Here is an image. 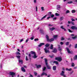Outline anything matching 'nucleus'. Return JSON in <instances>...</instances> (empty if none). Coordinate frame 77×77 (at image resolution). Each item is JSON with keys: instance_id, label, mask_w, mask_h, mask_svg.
Segmentation results:
<instances>
[{"instance_id": "c85d7f7f", "label": "nucleus", "mask_w": 77, "mask_h": 77, "mask_svg": "<svg viewBox=\"0 0 77 77\" xmlns=\"http://www.w3.org/2000/svg\"><path fill=\"white\" fill-rule=\"evenodd\" d=\"M74 60H77V55H76L75 56V57H74Z\"/></svg>"}, {"instance_id": "69168bd1", "label": "nucleus", "mask_w": 77, "mask_h": 77, "mask_svg": "<svg viewBox=\"0 0 77 77\" xmlns=\"http://www.w3.org/2000/svg\"><path fill=\"white\" fill-rule=\"evenodd\" d=\"M71 45H69V48H71Z\"/></svg>"}, {"instance_id": "c9c22d12", "label": "nucleus", "mask_w": 77, "mask_h": 77, "mask_svg": "<svg viewBox=\"0 0 77 77\" xmlns=\"http://www.w3.org/2000/svg\"><path fill=\"white\" fill-rule=\"evenodd\" d=\"M72 12L73 14H74V13H75V10H72Z\"/></svg>"}, {"instance_id": "72a5a7b5", "label": "nucleus", "mask_w": 77, "mask_h": 77, "mask_svg": "<svg viewBox=\"0 0 77 77\" xmlns=\"http://www.w3.org/2000/svg\"><path fill=\"white\" fill-rule=\"evenodd\" d=\"M63 18H64V17H60V21H62V20H63Z\"/></svg>"}, {"instance_id": "a19ab883", "label": "nucleus", "mask_w": 77, "mask_h": 77, "mask_svg": "<svg viewBox=\"0 0 77 77\" xmlns=\"http://www.w3.org/2000/svg\"><path fill=\"white\" fill-rule=\"evenodd\" d=\"M66 45H69V42H67L66 43Z\"/></svg>"}, {"instance_id": "37998d69", "label": "nucleus", "mask_w": 77, "mask_h": 77, "mask_svg": "<svg viewBox=\"0 0 77 77\" xmlns=\"http://www.w3.org/2000/svg\"><path fill=\"white\" fill-rule=\"evenodd\" d=\"M69 12H70V11H69V10H67L66 12V14H68V13H69Z\"/></svg>"}, {"instance_id": "423d86ee", "label": "nucleus", "mask_w": 77, "mask_h": 77, "mask_svg": "<svg viewBox=\"0 0 77 77\" xmlns=\"http://www.w3.org/2000/svg\"><path fill=\"white\" fill-rule=\"evenodd\" d=\"M60 75L61 76H63L64 77H66V75H65V72L62 71L61 73H60Z\"/></svg>"}, {"instance_id": "473e14b6", "label": "nucleus", "mask_w": 77, "mask_h": 77, "mask_svg": "<svg viewBox=\"0 0 77 77\" xmlns=\"http://www.w3.org/2000/svg\"><path fill=\"white\" fill-rule=\"evenodd\" d=\"M46 69V67H44L43 68V71H45V70Z\"/></svg>"}, {"instance_id": "a211bd4d", "label": "nucleus", "mask_w": 77, "mask_h": 77, "mask_svg": "<svg viewBox=\"0 0 77 77\" xmlns=\"http://www.w3.org/2000/svg\"><path fill=\"white\" fill-rule=\"evenodd\" d=\"M30 53L31 54H34V55L36 54L35 52H34L33 51H31L30 52Z\"/></svg>"}, {"instance_id": "8fccbe9b", "label": "nucleus", "mask_w": 77, "mask_h": 77, "mask_svg": "<svg viewBox=\"0 0 77 77\" xmlns=\"http://www.w3.org/2000/svg\"><path fill=\"white\" fill-rule=\"evenodd\" d=\"M75 48H77V44L75 46Z\"/></svg>"}, {"instance_id": "cd10ccee", "label": "nucleus", "mask_w": 77, "mask_h": 77, "mask_svg": "<svg viewBox=\"0 0 77 77\" xmlns=\"http://www.w3.org/2000/svg\"><path fill=\"white\" fill-rule=\"evenodd\" d=\"M23 60H20V59H19V63H21V64H23Z\"/></svg>"}, {"instance_id": "6ab92c4d", "label": "nucleus", "mask_w": 77, "mask_h": 77, "mask_svg": "<svg viewBox=\"0 0 77 77\" xmlns=\"http://www.w3.org/2000/svg\"><path fill=\"white\" fill-rule=\"evenodd\" d=\"M38 56H36V54L34 55V56H33L32 57L33 58H34V59H36V58H37V57Z\"/></svg>"}, {"instance_id": "4468645a", "label": "nucleus", "mask_w": 77, "mask_h": 77, "mask_svg": "<svg viewBox=\"0 0 77 77\" xmlns=\"http://www.w3.org/2000/svg\"><path fill=\"white\" fill-rule=\"evenodd\" d=\"M72 39L75 40V39H76L77 38V35H75L74 37H72Z\"/></svg>"}, {"instance_id": "bb28decb", "label": "nucleus", "mask_w": 77, "mask_h": 77, "mask_svg": "<svg viewBox=\"0 0 77 77\" xmlns=\"http://www.w3.org/2000/svg\"><path fill=\"white\" fill-rule=\"evenodd\" d=\"M71 66L72 67H74L75 66V64H74V63H72L71 64Z\"/></svg>"}, {"instance_id": "2f4dec72", "label": "nucleus", "mask_w": 77, "mask_h": 77, "mask_svg": "<svg viewBox=\"0 0 77 77\" xmlns=\"http://www.w3.org/2000/svg\"><path fill=\"white\" fill-rule=\"evenodd\" d=\"M49 57L51 58H53V57H54V55H53L52 56H51V55H49Z\"/></svg>"}, {"instance_id": "1a4fd4ad", "label": "nucleus", "mask_w": 77, "mask_h": 77, "mask_svg": "<svg viewBox=\"0 0 77 77\" xmlns=\"http://www.w3.org/2000/svg\"><path fill=\"white\" fill-rule=\"evenodd\" d=\"M44 50L45 53H50V51L49 50H47V48H45L44 49Z\"/></svg>"}, {"instance_id": "4c0bfd02", "label": "nucleus", "mask_w": 77, "mask_h": 77, "mask_svg": "<svg viewBox=\"0 0 77 77\" xmlns=\"http://www.w3.org/2000/svg\"><path fill=\"white\" fill-rule=\"evenodd\" d=\"M55 15H56V16H59V14L57 13H55Z\"/></svg>"}, {"instance_id": "dca6fc26", "label": "nucleus", "mask_w": 77, "mask_h": 77, "mask_svg": "<svg viewBox=\"0 0 77 77\" xmlns=\"http://www.w3.org/2000/svg\"><path fill=\"white\" fill-rule=\"evenodd\" d=\"M66 71H71L72 70V68H70L69 69H68V68H66Z\"/></svg>"}, {"instance_id": "0e129e2a", "label": "nucleus", "mask_w": 77, "mask_h": 77, "mask_svg": "<svg viewBox=\"0 0 77 77\" xmlns=\"http://www.w3.org/2000/svg\"><path fill=\"white\" fill-rule=\"evenodd\" d=\"M44 17H42V18L41 19V20H43V19H44Z\"/></svg>"}, {"instance_id": "ea45409f", "label": "nucleus", "mask_w": 77, "mask_h": 77, "mask_svg": "<svg viewBox=\"0 0 77 77\" xmlns=\"http://www.w3.org/2000/svg\"><path fill=\"white\" fill-rule=\"evenodd\" d=\"M35 41H38L39 39L38 38L35 39L34 40Z\"/></svg>"}, {"instance_id": "864d4df0", "label": "nucleus", "mask_w": 77, "mask_h": 77, "mask_svg": "<svg viewBox=\"0 0 77 77\" xmlns=\"http://www.w3.org/2000/svg\"><path fill=\"white\" fill-rule=\"evenodd\" d=\"M60 44L61 45H63V42H60Z\"/></svg>"}, {"instance_id": "7c9ffc66", "label": "nucleus", "mask_w": 77, "mask_h": 77, "mask_svg": "<svg viewBox=\"0 0 77 77\" xmlns=\"http://www.w3.org/2000/svg\"><path fill=\"white\" fill-rule=\"evenodd\" d=\"M34 75L35 76H36L37 75H38V73H37V72H34Z\"/></svg>"}, {"instance_id": "3c124183", "label": "nucleus", "mask_w": 77, "mask_h": 77, "mask_svg": "<svg viewBox=\"0 0 77 77\" xmlns=\"http://www.w3.org/2000/svg\"><path fill=\"white\" fill-rule=\"evenodd\" d=\"M29 38H28L26 40V42L27 43L28 42V41H29Z\"/></svg>"}, {"instance_id": "0eeeda50", "label": "nucleus", "mask_w": 77, "mask_h": 77, "mask_svg": "<svg viewBox=\"0 0 77 77\" xmlns=\"http://www.w3.org/2000/svg\"><path fill=\"white\" fill-rule=\"evenodd\" d=\"M71 29L72 30H74L75 29L76 30H77V27L75 26H72L71 27Z\"/></svg>"}, {"instance_id": "09e8293b", "label": "nucleus", "mask_w": 77, "mask_h": 77, "mask_svg": "<svg viewBox=\"0 0 77 77\" xmlns=\"http://www.w3.org/2000/svg\"><path fill=\"white\" fill-rule=\"evenodd\" d=\"M41 9L42 10V11H44V7H42Z\"/></svg>"}, {"instance_id": "de8ad7c7", "label": "nucleus", "mask_w": 77, "mask_h": 77, "mask_svg": "<svg viewBox=\"0 0 77 77\" xmlns=\"http://www.w3.org/2000/svg\"><path fill=\"white\" fill-rule=\"evenodd\" d=\"M57 19V17H55L53 18V20H56Z\"/></svg>"}, {"instance_id": "bf43d9fd", "label": "nucleus", "mask_w": 77, "mask_h": 77, "mask_svg": "<svg viewBox=\"0 0 77 77\" xmlns=\"http://www.w3.org/2000/svg\"><path fill=\"white\" fill-rule=\"evenodd\" d=\"M71 20H72V21H75V20L74 19H71Z\"/></svg>"}, {"instance_id": "338daca9", "label": "nucleus", "mask_w": 77, "mask_h": 77, "mask_svg": "<svg viewBox=\"0 0 77 77\" xmlns=\"http://www.w3.org/2000/svg\"><path fill=\"white\" fill-rule=\"evenodd\" d=\"M77 66L74 67V69H77Z\"/></svg>"}, {"instance_id": "58836bf2", "label": "nucleus", "mask_w": 77, "mask_h": 77, "mask_svg": "<svg viewBox=\"0 0 77 77\" xmlns=\"http://www.w3.org/2000/svg\"><path fill=\"white\" fill-rule=\"evenodd\" d=\"M57 8H58L59 9H60V5H57Z\"/></svg>"}, {"instance_id": "9d476101", "label": "nucleus", "mask_w": 77, "mask_h": 77, "mask_svg": "<svg viewBox=\"0 0 77 77\" xmlns=\"http://www.w3.org/2000/svg\"><path fill=\"white\" fill-rule=\"evenodd\" d=\"M52 52L54 53H57V49L56 48H54L53 50V51H52Z\"/></svg>"}, {"instance_id": "4be33fe9", "label": "nucleus", "mask_w": 77, "mask_h": 77, "mask_svg": "<svg viewBox=\"0 0 77 77\" xmlns=\"http://www.w3.org/2000/svg\"><path fill=\"white\" fill-rule=\"evenodd\" d=\"M61 29H63L64 30V31H66V30L64 28H63V26H60Z\"/></svg>"}, {"instance_id": "f704fd0d", "label": "nucleus", "mask_w": 77, "mask_h": 77, "mask_svg": "<svg viewBox=\"0 0 77 77\" xmlns=\"http://www.w3.org/2000/svg\"><path fill=\"white\" fill-rule=\"evenodd\" d=\"M16 57H17V58H18V59H20V57H21L20 55L18 56H16Z\"/></svg>"}, {"instance_id": "a18cd8bd", "label": "nucleus", "mask_w": 77, "mask_h": 77, "mask_svg": "<svg viewBox=\"0 0 77 77\" xmlns=\"http://www.w3.org/2000/svg\"><path fill=\"white\" fill-rule=\"evenodd\" d=\"M29 59H31V58H30L31 57V54H29Z\"/></svg>"}, {"instance_id": "2eb2a0df", "label": "nucleus", "mask_w": 77, "mask_h": 77, "mask_svg": "<svg viewBox=\"0 0 77 77\" xmlns=\"http://www.w3.org/2000/svg\"><path fill=\"white\" fill-rule=\"evenodd\" d=\"M49 48L51 50H53V44H51V46Z\"/></svg>"}, {"instance_id": "393cba45", "label": "nucleus", "mask_w": 77, "mask_h": 77, "mask_svg": "<svg viewBox=\"0 0 77 77\" xmlns=\"http://www.w3.org/2000/svg\"><path fill=\"white\" fill-rule=\"evenodd\" d=\"M55 28L54 27L50 28V30H51V31H53V30H55Z\"/></svg>"}, {"instance_id": "b1692460", "label": "nucleus", "mask_w": 77, "mask_h": 77, "mask_svg": "<svg viewBox=\"0 0 77 77\" xmlns=\"http://www.w3.org/2000/svg\"><path fill=\"white\" fill-rule=\"evenodd\" d=\"M53 63H55V64H56V65H59V63L57 61H54Z\"/></svg>"}, {"instance_id": "052dcab7", "label": "nucleus", "mask_w": 77, "mask_h": 77, "mask_svg": "<svg viewBox=\"0 0 77 77\" xmlns=\"http://www.w3.org/2000/svg\"><path fill=\"white\" fill-rule=\"evenodd\" d=\"M72 22H70L69 21H68V23L70 24V23H71Z\"/></svg>"}, {"instance_id": "f257e3e1", "label": "nucleus", "mask_w": 77, "mask_h": 77, "mask_svg": "<svg viewBox=\"0 0 77 77\" xmlns=\"http://www.w3.org/2000/svg\"><path fill=\"white\" fill-rule=\"evenodd\" d=\"M44 60L45 64L47 69H51V66L48 65V60H47V58H45Z\"/></svg>"}, {"instance_id": "f03ea898", "label": "nucleus", "mask_w": 77, "mask_h": 77, "mask_svg": "<svg viewBox=\"0 0 77 77\" xmlns=\"http://www.w3.org/2000/svg\"><path fill=\"white\" fill-rule=\"evenodd\" d=\"M46 38L47 39V41L48 42H51L53 41H54V38H52L51 39H49V36H48V35H46Z\"/></svg>"}, {"instance_id": "5701e85b", "label": "nucleus", "mask_w": 77, "mask_h": 77, "mask_svg": "<svg viewBox=\"0 0 77 77\" xmlns=\"http://www.w3.org/2000/svg\"><path fill=\"white\" fill-rule=\"evenodd\" d=\"M40 31L41 32V33L42 35H44V31L42 29L40 30Z\"/></svg>"}, {"instance_id": "79ce46f5", "label": "nucleus", "mask_w": 77, "mask_h": 77, "mask_svg": "<svg viewBox=\"0 0 77 77\" xmlns=\"http://www.w3.org/2000/svg\"><path fill=\"white\" fill-rule=\"evenodd\" d=\"M68 3L69 4L72 3V1H71L70 2H68Z\"/></svg>"}, {"instance_id": "6e6552de", "label": "nucleus", "mask_w": 77, "mask_h": 77, "mask_svg": "<svg viewBox=\"0 0 77 77\" xmlns=\"http://www.w3.org/2000/svg\"><path fill=\"white\" fill-rule=\"evenodd\" d=\"M35 66H36V67L37 68V69L40 68H41V65H37V64H35Z\"/></svg>"}, {"instance_id": "680f3d73", "label": "nucleus", "mask_w": 77, "mask_h": 77, "mask_svg": "<svg viewBox=\"0 0 77 77\" xmlns=\"http://www.w3.org/2000/svg\"><path fill=\"white\" fill-rule=\"evenodd\" d=\"M47 15H46L44 16L43 17H44V18H45L47 17Z\"/></svg>"}, {"instance_id": "ddd939ff", "label": "nucleus", "mask_w": 77, "mask_h": 77, "mask_svg": "<svg viewBox=\"0 0 77 77\" xmlns=\"http://www.w3.org/2000/svg\"><path fill=\"white\" fill-rule=\"evenodd\" d=\"M43 45H45V44L44 43H42L40 44V45H39L38 46L39 47H41Z\"/></svg>"}, {"instance_id": "f8f14e48", "label": "nucleus", "mask_w": 77, "mask_h": 77, "mask_svg": "<svg viewBox=\"0 0 77 77\" xmlns=\"http://www.w3.org/2000/svg\"><path fill=\"white\" fill-rule=\"evenodd\" d=\"M50 44L49 43H47L45 46V47L46 48H47V47H50Z\"/></svg>"}, {"instance_id": "5fc2aeb1", "label": "nucleus", "mask_w": 77, "mask_h": 77, "mask_svg": "<svg viewBox=\"0 0 77 77\" xmlns=\"http://www.w3.org/2000/svg\"><path fill=\"white\" fill-rule=\"evenodd\" d=\"M71 36H75V35H74V34H72L71 35Z\"/></svg>"}, {"instance_id": "6e6d98bb", "label": "nucleus", "mask_w": 77, "mask_h": 77, "mask_svg": "<svg viewBox=\"0 0 77 77\" xmlns=\"http://www.w3.org/2000/svg\"><path fill=\"white\" fill-rule=\"evenodd\" d=\"M31 40H33V39H34V38L32 37L31 38Z\"/></svg>"}, {"instance_id": "f3484780", "label": "nucleus", "mask_w": 77, "mask_h": 77, "mask_svg": "<svg viewBox=\"0 0 77 77\" xmlns=\"http://www.w3.org/2000/svg\"><path fill=\"white\" fill-rule=\"evenodd\" d=\"M53 69L54 71H56V66H53Z\"/></svg>"}, {"instance_id": "49530a36", "label": "nucleus", "mask_w": 77, "mask_h": 77, "mask_svg": "<svg viewBox=\"0 0 77 77\" xmlns=\"http://www.w3.org/2000/svg\"><path fill=\"white\" fill-rule=\"evenodd\" d=\"M54 17V14H52L51 15V18H53Z\"/></svg>"}, {"instance_id": "e2e57ef3", "label": "nucleus", "mask_w": 77, "mask_h": 77, "mask_svg": "<svg viewBox=\"0 0 77 77\" xmlns=\"http://www.w3.org/2000/svg\"><path fill=\"white\" fill-rule=\"evenodd\" d=\"M23 67H24V68H27V66L24 65L23 66Z\"/></svg>"}, {"instance_id": "e433bc0d", "label": "nucleus", "mask_w": 77, "mask_h": 77, "mask_svg": "<svg viewBox=\"0 0 77 77\" xmlns=\"http://www.w3.org/2000/svg\"><path fill=\"white\" fill-rule=\"evenodd\" d=\"M58 48V50H59L60 51V52H61V51H62V49H60V47H59Z\"/></svg>"}, {"instance_id": "39448f33", "label": "nucleus", "mask_w": 77, "mask_h": 77, "mask_svg": "<svg viewBox=\"0 0 77 77\" xmlns=\"http://www.w3.org/2000/svg\"><path fill=\"white\" fill-rule=\"evenodd\" d=\"M55 60H58L59 62H61L62 60V59L60 57H56L55 58Z\"/></svg>"}, {"instance_id": "c03bdc74", "label": "nucleus", "mask_w": 77, "mask_h": 77, "mask_svg": "<svg viewBox=\"0 0 77 77\" xmlns=\"http://www.w3.org/2000/svg\"><path fill=\"white\" fill-rule=\"evenodd\" d=\"M63 40H65V38H63V37H62L61 38V40L63 41Z\"/></svg>"}, {"instance_id": "aec40b11", "label": "nucleus", "mask_w": 77, "mask_h": 77, "mask_svg": "<svg viewBox=\"0 0 77 77\" xmlns=\"http://www.w3.org/2000/svg\"><path fill=\"white\" fill-rule=\"evenodd\" d=\"M22 71L23 72H26V70L24 67H22L21 68Z\"/></svg>"}, {"instance_id": "20e7f679", "label": "nucleus", "mask_w": 77, "mask_h": 77, "mask_svg": "<svg viewBox=\"0 0 77 77\" xmlns=\"http://www.w3.org/2000/svg\"><path fill=\"white\" fill-rule=\"evenodd\" d=\"M15 73L13 72H9V74L10 75H11L12 77H14V76H15Z\"/></svg>"}, {"instance_id": "774afa93", "label": "nucleus", "mask_w": 77, "mask_h": 77, "mask_svg": "<svg viewBox=\"0 0 77 77\" xmlns=\"http://www.w3.org/2000/svg\"><path fill=\"white\" fill-rule=\"evenodd\" d=\"M30 76L31 77H33V75L31 74L30 75Z\"/></svg>"}, {"instance_id": "603ef678", "label": "nucleus", "mask_w": 77, "mask_h": 77, "mask_svg": "<svg viewBox=\"0 0 77 77\" xmlns=\"http://www.w3.org/2000/svg\"><path fill=\"white\" fill-rule=\"evenodd\" d=\"M26 61H27V60H28V58H27V56H26Z\"/></svg>"}, {"instance_id": "4d7b16f0", "label": "nucleus", "mask_w": 77, "mask_h": 77, "mask_svg": "<svg viewBox=\"0 0 77 77\" xmlns=\"http://www.w3.org/2000/svg\"><path fill=\"white\" fill-rule=\"evenodd\" d=\"M71 24H72V25L73 26L74 25V23L73 22H71Z\"/></svg>"}, {"instance_id": "a878e982", "label": "nucleus", "mask_w": 77, "mask_h": 77, "mask_svg": "<svg viewBox=\"0 0 77 77\" xmlns=\"http://www.w3.org/2000/svg\"><path fill=\"white\" fill-rule=\"evenodd\" d=\"M16 55H20L21 54H20V53L19 52L17 51L16 53Z\"/></svg>"}, {"instance_id": "c756f323", "label": "nucleus", "mask_w": 77, "mask_h": 77, "mask_svg": "<svg viewBox=\"0 0 77 77\" xmlns=\"http://www.w3.org/2000/svg\"><path fill=\"white\" fill-rule=\"evenodd\" d=\"M68 31L69 32H70V33H72V32H73V31H71V29H68Z\"/></svg>"}, {"instance_id": "9b49d317", "label": "nucleus", "mask_w": 77, "mask_h": 77, "mask_svg": "<svg viewBox=\"0 0 77 77\" xmlns=\"http://www.w3.org/2000/svg\"><path fill=\"white\" fill-rule=\"evenodd\" d=\"M45 75L46 76H47V73H45L44 72H43L42 74L41 75V77H42V75Z\"/></svg>"}, {"instance_id": "412c9836", "label": "nucleus", "mask_w": 77, "mask_h": 77, "mask_svg": "<svg viewBox=\"0 0 77 77\" xmlns=\"http://www.w3.org/2000/svg\"><path fill=\"white\" fill-rule=\"evenodd\" d=\"M53 38L54 39H56L57 38V35H55L54 36H53Z\"/></svg>"}, {"instance_id": "7ed1b4c3", "label": "nucleus", "mask_w": 77, "mask_h": 77, "mask_svg": "<svg viewBox=\"0 0 77 77\" xmlns=\"http://www.w3.org/2000/svg\"><path fill=\"white\" fill-rule=\"evenodd\" d=\"M66 49L67 50V53H69V54H73V51H70L69 50V48H66Z\"/></svg>"}, {"instance_id": "13d9d810", "label": "nucleus", "mask_w": 77, "mask_h": 77, "mask_svg": "<svg viewBox=\"0 0 77 77\" xmlns=\"http://www.w3.org/2000/svg\"><path fill=\"white\" fill-rule=\"evenodd\" d=\"M51 18V17H48L47 18V20H49V18Z\"/></svg>"}]
</instances>
